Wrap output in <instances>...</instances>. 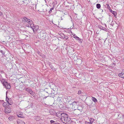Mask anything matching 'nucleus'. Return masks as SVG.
Listing matches in <instances>:
<instances>
[{"label": "nucleus", "instance_id": "obj_35", "mask_svg": "<svg viewBox=\"0 0 124 124\" xmlns=\"http://www.w3.org/2000/svg\"><path fill=\"white\" fill-rule=\"evenodd\" d=\"M48 64H49V66H50V65H52V64H51V63L50 62H49Z\"/></svg>", "mask_w": 124, "mask_h": 124}, {"label": "nucleus", "instance_id": "obj_3", "mask_svg": "<svg viewBox=\"0 0 124 124\" xmlns=\"http://www.w3.org/2000/svg\"><path fill=\"white\" fill-rule=\"evenodd\" d=\"M0 81L6 88L8 89H9L10 88L11 85L10 84L5 81L4 79H0Z\"/></svg>", "mask_w": 124, "mask_h": 124}, {"label": "nucleus", "instance_id": "obj_28", "mask_svg": "<svg viewBox=\"0 0 124 124\" xmlns=\"http://www.w3.org/2000/svg\"><path fill=\"white\" fill-rule=\"evenodd\" d=\"M106 5L107 6V8L108 9H111L109 4H107Z\"/></svg>", "mask_w": 124, "mask_h": 124}, {"label": "nucleus", "instance_id": "obj_17", "mask_svg": "<svg viewBox=\"0 0 124 124\" xmlns=\"http://www.w3.org/2000/svg\"><path fill=\"white\" fill-rule=\"evenodd\" d=\"M29 93L32 96H34V92H33L32 90H31L30 91Z\"/></svg>", "mask_w": 124, "mask_h": 124}, {"label": "nucleus", "instance_id": "obj_19", "mask_svg": "<svg viewBox=\"0 0 124 124\" xmlns=\"http://www.w3.org/2000/svg\"><path fill=\"white\" fill-rule=\"evenodd\" d=\"M94 119L92 118H90V123L89 124H92V123L94 121Z\"/></svg>", "mask_w": 124, "mask_h": 124}, {"label": "nucleus", "instance_id": "obj_22", "mask_svg": "<svg viewBox=\"0 0 124 124\" xmlns=\"http://www.w3.org/2000/svg\"><path fill=\"white\" fill-rule=\"evenodd\" d=\"M17 116L21 118H23V116L21 114H17Z\"/></svg>", "mask_w": 124, "mask_h": 124}, {"label": "nucleus", "instance_id": "obj_18", "mask_svg": "<svg viewBox=\"0 0 124 124\" xmlns=\"http://www.w3.org/2000/svg\"><path fill=\"white\" fill-rule=\"evenodd\" d=\"M92 100L95 102H97V99L95 97H92Z\"/></svg>", "mask_w": 124, "mask_h": 124}, {"label": "nucleus", "instance_id": "obj_39", "mask_svg": "<svg viewBox=\"0 0 124 124\" xmlns=\"http://www.w3.org/2000/svg\"><path fill=\"white\" fill-rule=\"evenodd\" d=\"M86 122L87 123V122L86 121H85V123H86Z\"/></svg>", "mask_w": 124, "mask_h": 124}, {"label": "nucleus", "instance_id": "obj_11", "mask_svg": "<svg viewBox=\"0 0 124 124\" xmlns=\"http://www.w3.org/2000/svg\"><path fill=\"white\" fill-rule=\"evenodd\" d=\"M76 40L78 41V42L81 43L82 42L83 40L81 39H80L78 37H76Z\"/></svg>", "mask_w": 124, "mask_h": 124}, {"label": "nucleus", "instance_id": "obj_6", "mask_svg": "<svg viewBox=\"0 0 124 124\" xmlns=\"http://www.w3.org/2000/svg\"><path fill=\"white\" fill-rule=\"evenodd\" d=\"M7 94V93H6ZM6 101H7L9 104L11 105L13 104V101L11 99H9L7 96V95H6Z\"/></svg>", "mask_w": 124, "mask_h": 124}, {"label": "nucleus", "instance_id": "obj_14", "mask_svg": "<svg viewBox=\"0 0 124 124\" xmlns=\"http://www.w3.org/2000/svg\"><path fill=\"white\" fill-rule=\"evenodd\" d=\"M27 19V18L26 17H24L22 19V22L23 23H25L26 22V20Z\"/></svg>", "mask_w": 124, "mask_h": 124}, {"label": "nucleus", "instance_id": "obj_20", "mask_svg": "<svg viewBox=\"0 0 124 124\" xmlns=\"http://www.w3.org/2000/svg\"><path fill=\"white\" fill-rule=\"evenodd\" d=\"M96 7L97 8H100L101 7V5L99 4H97L96 5Z\"/></svg>", "mask_w": 124, "mask_h": 124}, {"label": "nucleus", "instance_id": "obj_15", "mask_svg": "<svg viewBox=\"0 0 124 124\" xmlns=\"http://www.w3.org/2000/svg\"><path fill=\"white\" fill-rule=\"evenodd\" d=\"M35 119L37 121H39L40 119V117L38 116H35Z\"/></svg>", "mask_w": 124, "mask_h": 124}, {"label": "nucleus", "instance_id": "obj_1", "mask_svg": "<svg viewBox=\"0 0 124 124\" xmlns=\"http://www.w3.org/2000/svg\"><path fill=\"white\" fill-rule=\"evenodd\" d=\"M61 116V120L62 122L63 123L66 124H69L70 121V119L68 118V115L63 113H59L57 115V116Z\"/></svg>", "mask_w": 124, "mask_h": 124}, {"label": "nucleus", "instance_id": "obj_36", "mask_svg": "<svg viewBox=\"0 0 124 124\" xmlns=\"http://www.w3.org/2000/svg\"><path fill=\"white\" fill-rule=\"evenodd\" d=\"M73 27L72 28V29L74 27V23H73Z\"/></svg>", "mask_w": 124, "mask_h": 124}, {"label": "nucleus", "instance_id": "obj_30", "mask_svg": "<svg viewBox=\"0 0 124 124\" xmlns=\"http://www.w3.org/2000/svg\"><path fill=\"white\" fill-rule=\"evenodd\" d=\"M63 35L64 36V34H62L61 35H60V38H61V37H63Z\"/></svg>", "mask_w": 124, "mask_h": 124}, {"label": "nucleus", "instance_id": "obj_32", "mask_svg": "<svg viewBox=\"0 0 124 124\" xmlns=\"http://www.w3.org/2000/svg\"><path fill=\"white\" fill-rule=\"evenodd\" d=\"M50 122L51 123H53L54 122V121L53 120H51Z\"/></svg>", "mask_w": 124, "mask_h": 124}, {"label": "nucleus", "instance_id": "obj_9", "mask_svg": "<svg viewBox=\"0 0 124 124\" xmlns=\"http://www.w3.org/2000/svg\"><path fill=\"white\" fill-rule=\"evenodd\" d=\"M11 111V110L10 108H5L4 110V112L6 113H10Z\"/></svg>", "mask_w": 124, "mask_h": 124}, {"label": "nucleus", "instance_id": "obj_16", "mask_svg": "<svg viewBox=\"0 0 124 124\" xmlns=\"http://www.w3.org/2000/svg\"><path fill=\"white\" fill-rule=\"evenodd\" d=\"M15 117L13 116H9L8 119L10 121H12L13 119H14Z\"/></svg>", "mask_w": 124, "mask_h": 124}, {"label": "nucleus", "instance_id": "obj_10", "mask_svg": "<svg viewBox=\"0 0 124 124\" xmlns=\"http://www.w3.org/2000/svg\"><path fill=\"white\" fill-rule=\"evenodd\" d=\"M98 27L99 28L102 30H103L106 31H107V30L104 27H103L101 25H98Z\"/></svg>", "mask_w": 124, "mask_h": 124}, {"label": "nucleus", "instance_id": "obj_26", "mask_svg": "<svg viewBox=\"0 0 124 124\" xmlns=\"http://www.w3.org/2000/svg\"><path fill=\"white\" fill-rule=\"evenodd\" d=\"M0 53H2V54L3 55H4L5 54V52L4 51H2V50H0Z\"/></svg>", "mask_w": 124, "mask_h": 124}, {"label": "nucleus", "instance_id": "obj_8", "mask_svg": "<svg viewBox=\"0 0 124 124\" xmlns=\"http://www.w3.org/2000/svg\"><path fill=\"white\" fill-rule=\"evenodd\" d=\"M118 76L120 77L123 78L124 79V70L121 73H120L118 74Z\"/></svg>", "mask_w": 124, "mask_h": 124}, {"label": "nucleus", "instance_id": "obj_33", "mask_svg": "<svg viewBox=\"0 0 124 124\" xmlns=\"http://www.w3.org/2000/svg\"><path fill=\"white\" fill-rule=\"evenodd\" d=\"M6 104V103L5 102V103H3V106H4V107H5V106H6L5 105Z\"/></svg>", "mask_w": 124, "mask_h": 124}, {"label": "nucleus", "instance_id": "obj_4", "mask_svg": "<svg viewBox=\"0 0 124 124\" xmlns=\"http://www.w3.org/2000/svg\"><path fill=\"white\" fill-rule=\"evenodd\" d=\"M30 27L32 29L34 32H35L36 31L38 30L39 28L38 26L34 25L33 23L31 24Z\"/></svg>", "mask_w": 124, "mask_h": 124}, {"label": "nucleus", "instance_id": "obj_25", "mask_svg": "<svg viewBox=\"0 0 124 124\" xmlns=\"http://www.w3.org/2000/svg\"><path fill=\"white\" fill-rule=\"evenodd\" d=\"M72 35L73 36V37L75 38V39H76V37H78L77 36H76V35L74 33H73L72 34Z\"/></svg>", "mask_w": 124, "mask_h": 124}, {"label": "nucleus", "instance_id": "obj_31", "mask_svg": "<svg viewBox=\"0 0 124 124\" xmlns=\"http://www.w3.org/2000/svg\"><path fill=\"white\" fill-rule=\"evenodd\" d=\"M3 15V13L1 12V11H0V16H1Z\"/></svg>", "mask_w": 124, "mask_h": 124}, {"label": "nucleus", "instance_id": "obj_24", "mask_svg": "<svg viewBox=\"0 0 124 124\" xmlns=\"http://www.w3.org/2000/svg\"><path fill=\"white\" fill-rule=\"evenodd\" d=\"M111 12L114 16L116 14V12L115 11H112Z\"/></svg>", "mask_w": 124, "mask_h": 124}, {"label": "nucleus", "instance_id": "obj_38", "mask_svg": "<svg viewBox=\"0 0 124 124\" xmlns=\"http://www.w3.org/2000/svg\"><path fill=\"white\" fill-rule=\"evenodd\" d=\"M90 123V122H88V124H89Z\"/></svg>", "mask_w": 124, "mask_h": 124}, {"label": "nucleus", "instance_id": "obj_29", "mask_svg": "<svg viewBox=\"0 0 124 124\" xmlns=\"http://www.w3.org/2000/svg\"><path fill=\"white\" fill-rule=\"evenodd\" d=\"M81 93V91L80 90H79L78 91V94L80 95V94Z\"/></svg>", "mask_w": 124, "mask_h": 124}, {"label": "nucleus", "instance_id": "obj_13", "mask_svg": "<svg viewBox=\"0 0 124 124\" xmlns=\"http://www.w3.org/2000/svg\"><path fill=\"white\" fill-rule=\"evenodd\" d=\"M50 67L52 70L54 71H55L56 70V69L54 67V66L52 65H50Z\"/></svg>", "mask_w": 124, "mask_h": 124}, {"label": "nucleus", "instance_id": "obj_7", "mask_svg": "<svg viewBox=\"0 0 124 124\" xmlns=\"http://www.w3.org/2000/svg\"><path fill=\"white\" fill-rule=\"evenodd\" d=\"M26 22L29 24V25L31 26V25L32 24H33V22L32 21L27 18L26 20Z\"/></svg>", "mask_w": 124, "mask_h": 124}, {"label": "nucleus", "instance_id": "obj_27", "mask_svg": "<svg viewBox=\"0 0 124 124\" xmlns=\"http://www.w3.org/2000/svg\"><path fill=\"white\" fill-rule=\"evenodd\" d=\"M54 9V8H51L50 9V10L49 12V13H51L52 11V10L53 9Z\"/></svg>", "mask_w": 124, "mask_h": 124}, {"label": "nucleus", "instance_id": "obj_2", "mask_svg": "<svg viewBox=\"0 0 124 124\" xmlns=\"http://www.w3.org/2000/svg\"><path fill=\"white\" fill-rule=\"evenodd\" d=\"M0 81L6 88L8 89H9L10 88L11 85L10 84L5 81L4 79H0Z\"/></svg>", "mask_w": 124, "mask_h": 124}, {"label": "nucleus", "instance_id": "obj_23", "mask_svg": "<svg viewBox=\"0 0 124 124\" xmlns=\"http://www.w3.org/2000/svg\"><path fill=\"white\" fill-rule=\"evenodd\" d=\"M62 38L65 39H68V37L64 35L63 37H62Z\"/></svg>", "mask_w": 124, "mask_h": 124}, {"label": "nucleus", "instance_id": "obj_40", "mask_svg": "<svg viewBox=\"0 0 124 124\" xmlns=\"http://www.w3.org/2000/svg\"><path fill=\"white\" fill-rule=\"evenodd\" d=\"M115 124H117V123H115Z\"/></svg>", "mask_w": 124, "mask_h": 124}, {"label": "nucleus", "instance_id": "obj_21", "mask_svg": "<svg viewBox=\"0 0 124 124\" xmlns=\"http://www.w3.org/2000/svg\"><path fill=\"white\" fill-rule=\"evenodd\" d=\"M25 90L27 91L28 92H29V93L30 92V91L31 90V89L30 88H26L25 89Z\"/></svg>", "mask_w": 124, "mask_h": 124}, {"label": "nucleus", "instance_id": "obj_12", "mask_svg": "<svg viewBox=\"0 0 124 124\" xmlns=\"http://www.w3.org/2000/svg\"><path fill=\"white\" fill-rule=\"evenodd\" d=\"M18 124H25V123L22 120H18L17 121Z\"/></svg>", "mask_w": 124, "mask_h": 124}, {"label": "nucleus", "instance_id": "obj_5", "mask_svg": "<svg viewBox=\"0 0 124 124\" xmlns=\"http://www.w3.org/2000/svg\"><path fill=\"white\" fill-rule=\"evenodd\" d=\"M78 103V101H74L72 103V108L73 109L75 110L77 109L78 108V105L77 103Z\"/></svg>", "mask_w": 124, "mask_h": 124}, {"label": "nucleus", "instance_id": "obj_37", "mask_svg": "<svg viewBox=\"0 0 124 124\" xmlns=\"http://www.w3.org/2000/svg\"><path fill=\"white\" fill-rule=\"evenodd\" d=\"M105 27H107V25H106V24H105Z\"/></svg>", "mask_w": 124, "mask_h": 124}, {"label": "nucleus", "instance_id": "obj_34", "mask_svg": "<svg viewBox=\"0 0 124 124\" xmlns=\"http://www.w3.org/2000/svg\"><path fill=\"white\" fill-rule=\"evenodd\" d=\"M49 96H45L44 97V99H46V98L48 97Z\"/></svg>", "mask_w": 124, "mask_h": 124}]
</instances>
